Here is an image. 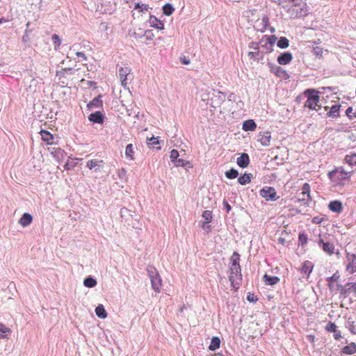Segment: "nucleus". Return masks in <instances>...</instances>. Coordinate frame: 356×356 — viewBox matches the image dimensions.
Masks as SVG:
<instances>
[{
  "label": "nucleus",
  "instance_id": "f257e3e1",
  "mask_svg": "<svg viewBox=\"0 0 356 356\" xmlns=\"http://www.w3.org/2000/svg\"><path fill=\"white\" fill-rule=\"evenodd\" d=\"M279 5L289 17L297 18L307 15V3L303 0H278Z\"/></svg>",
  "mask_w": 356,
  "mask_h": 356
},
{
  "label": "nucleus",
  "instance_id": "f03ea898",
  "mask_svg": "<svg viewBox=\"0 0 356 356\" xmlns=\"http://www.w3.org/2000/svg\"><path fill=\"white\" fill-rule=\"evenodd\" d=\"M231 266L229 267L230 274L229 280L231 285L237 289L240 285L242 280L241 270L239 264V254L237 252H234L231 257Z\"/></svg>",
  "mask_w": 356,
  "mask_h": 356
},
{
  "label": "nucleus",
  "instance_id": "7ed1b4c3",
  "mask_svg": "<svg viewBox=\"0 0 356 356\" xmlns=\"http://www.w3.org/2000/svg\"><path fill=\"white\" fill-rule=\"evenodd\" d=\"M147 270L152 289L155 292H160L162 286V280L157 270L154 266H148Z\"/></svg>",
  "mask_w": 356,
  "mask_h": 356
},
{
  "label": "nucleus",
  "instance_id": "20e7f679",
  "mask_svg": "<svg viewBox=\"0 0 356 356\" xmlns=\"http://www.w3.org/2000/svg\"><path fill=\"white\" fill-rule=\"evenodd\" d=\"M304 94L307 97L305 106L312 110H317L316 107H319L318 92L314 89H307Z\"/></svg>",
  "mask_w": 356,
  "mask_h": 356
},
{
  "label": "nucleus",
  "instance_id": "39448f33",
  "mask_svg": "<svg viewBox=\"0 0 356 356\" xmlns=\"http://www.w3.org/2000/svg\"><path fill=\"white\" fill-rule=\"evenodd\" d=\"M276 40L277 38L275 35H264L259 42L261 52L266 54L272 51Z\"/></svg>",
  "mask_w": 356,
  "mask_h": 356
},
{
  "label": "nucleus",
  "instance_id": "423d86ee",
  "mask_svg": "<svg viewBox=\"0 0 356 356\" xmlns=\"http://www.w3.org/2000/svg\"><path fill=\"white\" fill-rule=\"evenodd\" d=\"M329 177L335 184L341 185L343 184V181L347 179L350 175L348 172L344 171L343 169L338 168L329 172Z\"/></svg>",
  "mask_w": 356,
  "mask_h": 356
},
{
  "label": "nucleus",
  "instance_id": "0eeeda50",
  "mask_svg": "<svg viewBox=\"0 0 356 356\" xmlns=\"http://www.w3.org/2000/svg\"><path fill=\"white\" fill-rule=\"evenodd\" d=\"M344 263L348 274L351 275L356 272V254L347 252Z\"/></svg>",
  "mask_w": 356,
  "mask_h": 356
},
{
  "label": "nucleus",
  "instance_id": "6e6552de",
  "mask_svg": "<svg viewBox=\"0 0 356 356\" xmlns=\"http://www.w3.org/2000/svg\"><path fill=\"white\" fill-rule=\"evenodd\" d=\"M38 86V81L29 74L24 79V86L26 90H29L30 92H35L37 90Z\"/></svg>",
  "mask_w": 356,
  "mask_h": 356
},
{
  "label": "nucleus",
  "instance_id": "1a4fd4ad",
  "mask_svg": "<svg viewBox=\"0 0 356 356\" xmlns=\"http://www.w3.org/2000/svg\"><path fill=\"white\" fill-rule=\"evenodd\" d=\"M260 195L267 201H275L277 198V193L275 188L272 187L264 188L260 191Z\"/></svg>",
  "mask_w": 356,
  "mask_h": 356
},
{
  "label": "nucleus",
  "instance_id": "9d476101",
  "mask_svg": "<svg viewBox=\"0 0 356 356\" xmlns=\"http://www.w3.org/2000/svg\"><path fill=\"white\" fill-rule=\"evenodd\" d=\"M104 161L103 160L93 159L89 160L86 163V167L88 168L90 170H93L95 172L99 171L104 167Z\"/></svg>",
  "mask_w": 356,
  "mask_h": 356
},
{
  "label": "nucleus",
  "instance_id": "9b49d317",
  "mask_svg": "<svg viewBox=\"0 0 356 356\" xmlns=\"http://www.w3.org/2000/svg\"><path fill=\"white\" fill-rule=\"evenodd\" d=\"M270 72L276 75L277 76L283 79H287L289 78V74L286 72V70L282 69L281 67L275 65H270Z\"/></svg>",
  "mask_w": 356,
  "mask_h": 356
},
{
  "label": "nucleus",
  "instance_id": "f8f14e48",
  "mask_svg": "<svg viewBox=\"0 0 356 356\" xmlns=\"http://www.w3.org/2000/svg\"><path fill=\"white\" fill-rule=\"evenodd\" d=\"M270 132L268 131L261 132L258 136V141L260 142L263 146H268L270 145Z\"/></svg>",
  "mask_w": 356,
  "mask_h": 356
},
{
  "label": "nucleus",
  "instance_id": "ddd939ff",
  "mask_svg": "<svg viewBox=\"0 0 356 356\" xmlns=\"http://www.w3.org/2000/svg\"><path fill=\"white\" fill-rule=\"evenodd\" d=\"M318 245H321L325 252L328 254L329 255H332L334 254V245L332 243L324 242L322 238H320L318 241Z\"/></svg>",
  "mask_w": 356,
  "mask_h": 356
},
{
  "label": "nucleus",
  "instance_id": "4468645a",
  "mask_svg": "<svg viewBox=\"0 0 356 356\" xmlns=\"http://www.w3.org/2000/svg\"><path fill=\"white\" fill-rule=\"evenodd\" d=\"M293 56L291 53L286 51L282 54L280 56L277 57V63L280 65H286L289 63L292 60Z\"/></svg>",
  "mask_w": 356,
  "mask_h": 356
},
{
  "label": "nucleus",
  "instance_id": "2eb2a0df",
  "mask_svg": "<svg viewBox=\"0 0 356 356\" xmlns=\"http://www.w3.org/2000/svg\"><path fill=\"white\" fill-rule=\"evenodd\" d=\"M130 72V69L129 67H121L119 71V76L121 81V83L122 86L126 87L127 85V75Z\"/></svg>",
  "mask_w": 356,
  "mask_h": 356
},
{
  "label": "nucleus",
  "instance_id": "dca6fc26",
  "mask_svg": "<svg viewBox=\"0 0 356 356\" xmlns=\"http://www.w3.org/2000/svg\"><path fill=\"white\" fill-rule=\"evenodd\" d=\"M51 154L60 163L65 154V152L58 147H52L51 149Z\"/></svg>",
  "mask_w": 356,
  "mask_h": 356
},
{
  "label": "nucleus",
  "instance_id": "f3484780",
  "mask_svg": "<svg viewBox=\"0 0 356 356\" xmlns=\"http://www.w3.org/2000/svg\"><path fill=\"white\" fill-rule=\"evenodd\" d=\"M149 25L155 29L162 30L164 29V24L163 22L157 19L154 16H150L149 19Z\"/></svg>",
  "mask_w": 356,
  "mask_h": 356
},
{
  "label": "nucleus",
  "instance_id": "a211bd4d",
  "mask_svg": "<svg viewBox=\"0 0 356 356\" xmlns=\"http://www.w3.org/2000/svg\"><path fill=\"white\" fill-rule=\"evenodd\" d=\"M236 163L240 167L246 168L250 163L249 156L245 153L242 154L237 158Z\"/></svg>",
  "mask_w": 356,
  "mask_h": 356
},
{
  "label": "nucleus",
  "instance_id": "6ab92c4d",
  "mask_svg": "<svg viewBox=\"0 0 356 356\" xmlns=\"http://www.w3.org/2000/svg\"><path fill=\"white\" fill-rule=\"evenodd\" d=\"M33 221V217L31 214L25 213L19 220V223L24 227L29 225Z\"/></svg>",
  "mask_w": 356,
  "mask_h": 356
},
{
  "label": "nucleus",
  "instance_id": "aec40b11",
  "mask_svg": "<svg viewBox=\"0 0 356 356\" xmlns=\"http://www.w3.org/2000/svg\"><path fill=\"white\" fill-rule=\"evenodd\" d=\"M81 160V159L72 158L69 156L66 163L64 165V168L67 170H72L78 164V161Z\"/></svg>",
  "mask_w": 356,
  "mask_h": 356
},
{
  "label": "nucleus",
  "instance_id": "412c9836",
  "mask_svg": "<svg viewBox=\"0 0 356 356\" xmlns=\"http://www.w3.org/2000/svg\"><path fill=\"white\" fill-rule=\"evenodd\" d=\"M242 128L245 131H252L256 129L257 124L253 120H248L243 122Z\"/></svg>",
  "mask_w": 356,
  "mask_h": 356
},
{
  "label": "nucleus",
  "instance_id": "4be33fe9",
  "mask_svg": "<svg viewBox=\"0 0 356 356\" xmlns=\"http://www.w3.org/2000/svg\"><path fill=\"white\" fill-rule=\"evenodd\" d=\"M264 281L266 284L273 286L280 282V278L277 276H270L266 274L264 276Z\"/></svg>",
  "mask_w": 356,
  "mask_h": 356
},
{
  "label": "nucleus",
  "instance_id": "5701e85b",
  "mask_svg": "<svg viewBox=\"0 0 356 356\" xmlns=\"http://www.w3.org/2000/svg\"><path fill=\"white\" fill-rule=\"evenodd\" d=\"M40 135L42 140L47 143V144L54 143V136L47 131L42 130L40 131Z\"/></svg>",
  "mask_w": 356,
  "mask_h": 356
},
{
  "label": "nucleus",
  "instance_id": "b1692460",
  "mask_svg": "<svg viewBox=\"0 0 356 356\" xmlns=\"http://www.w3.org/2000/svg\"><path fill=\"white\" fill-rule=\"evenodd\" d=\"M88 119L90 121L95 123H102L103 122L102 115L99 111L91 113L89 115Z\"/></svg>",
  "mask_w": 356,
  "mask_h": 356
},
{
  "label": "nucleus",
  "instance_id": "393cba45",
  "mask_svg": "<svg viewBox=\"0 0 356 356\" xmlns=\"http://www.w3.org/2000/svg\"><path fill=\"white\" fill-rule=\"evenodd\" d=\"M343 353L346 355H353L356 353V344L355 343H350L348 345L344 346L342 350Z\"/></svg>",
  "mask_w": 356,
  "mask_h": 356
},
{
  "label": "nucleus",
  "instance_id": "a878e982",
  "mask_svg": "<svg viewBox=\"0 0 356 356\" xmlns=\"http://www.w3.org/2000/svg\"><path fill=\"white\" fill-rule=\"evenodd\" d=\"M329 209L337 213H340L342 210L341 203L339 201H332L329 204Z\"/></svg>",
  "mask_w": 356,
  "mask_h": 356
},
{
  "label": "nucleus",
  "instance_id": "bb28decb",
  "mask_svg": "<svg viewBox=\"0 0 356 356\" xmlns=\"http://www.w3.org/2000/svg\"><path fill=\"white\" fill-rule=\"evenodd\" d=\"M95 314L99 318L102 319H104L107 317V313L105 310L104 307L102 305H99L95 308Z\"/></svg>",
  "mask_w": 356,
  "mask_h": 356
},
{
  "label": "nucleus",
  "instance_id": "cd10ccee",
  "mask_svg": "<svg viewBox=\"0 0 356 356\" xmlns=\"http://www.w3.org/2000/svg\"><path fill=\"white\" fill-rule=\"evenodd\" d=\"M101 97L102 96L99 95L94 98L91 102H90V103L88 104V106L91 108L101 107L102 106Z\"/></svg>",
  "mask_w": 356,
  "mask_h": 356
},
{
  "label": "nucleus",
  "instance_id": "c85d7f7f",
  "mask_svg": "<svg viewBox=\"0 0 356 356\" xmlns=\"http://www.w3.org/2000/svg\"><path fill=\"white\" fill-rule=\"evenodd\" d=\"M220 346V339L218 337H213L211 339V343L209 345V350H216V349L219 348Z\"/></svg>",
  "mask_w": 356,
  "mask_h": 356
},
{
  "label": "nucleus",
  "instance_id": "c756f323",
  "mask_svg": "<svg viewBox=\"0 0 356 356\" xmlns=\"http://www.w3.org/2000/svg\"><path fill=\"white\" fill-rule=\"evenodd\" d=\"M97 280L95 278L92 277L91 276L86 277L85 280H83V285L86 287L88 288L95 287L97 285Z\"/></svg>",
  "mask_w": 356,
  "mask_h": 356
},
{
  "label": "nucleus",
  "instance_id": "7c9ffc66",
  "mask_svg": "<svg viewBox=\"0 0 356 356\" xmlns=\"http://www.w3.org/2000/svg\"><path fill=\"white\" fill-rule=\"evenodd\" d=\"M339 109H340V105L335 104L333 105L330 109L329 113H327L329 117L331 118H337L339 116Z\"/></svg>",
  "mask_w": 356,
  "mask_h": 356
},
{
  "label": "nucleus",
  "instance_id": "2f4dec72",
  "mask_svg": "<svg viewBox=\"0 0 356 356\" xmlns=\"http://www.w3.org/2000/svg\"><path fill=\"white\" fill-rule=\"evenodd\" d=\"M134 147L132 144H129L126 147L125 149V156L127 159H129L131 161H133L134 159Z\"/></svg>",
  "mask_w": 356,
  "mask_h": 356
},
{
  "label": "nucleus",
  "instance_id": "473e14b6",
  "mask_svg": "<svg viewBox=\"0 0 356 356\" xmlns=\"http://www.w3.org/2000/svg\"><path fill=\"white\" fill-rule=\"evenodd\" d=\"M312 264L310 261H305L301 268V272L309 275L312 270Z\"/></svg>",
  "mask_w": 356,
  "mask_h": 356
},
{
  "label": "nucleus",
  "instance_id": "72a5a7b5",
  "mask_svg": "<svg viewBox=\"0 0 356 356\" xmlns=\"http://www.w3.org/2000/svg\"><path fill=\"white\" fill-rule=\"evenodd\" d=\"M250 174L245 173L238 179V181L241 185H245L251 181Z\"/></svg>",
  "mask_w": 356,
  "mask_h": 356
},
{
  "label": "nucleus",
  "instance_id": "f704fd0d",
  "mask_svg": "<svg viewBox=\"0 0 356 356\" xmlns=\"http://www.w3.org/2000/svg\"><path fill=\"white\" fill-rule=\"evenodd\" d=\"M289 45V40L285 37H281L277 41V46L282 49L288 47Z\"/></svg>",
  "mask_w": 356,
  "mask_h": 356
},
{
  "label": "nucleus",
  "instance_id": "c9c22d12",
  "mask_svg": "<svg viewBox=\"0 0 356 356\" xmlns=\"http://www.w3.org/2000/svg\"><path fill=\"white\" fill-rule=\"evenodd\" d=\"M202 217L203 218V221L210 223L213 219L212 212L211 211L206 210L203 212Z\"/></svg>",
  "mask_w": 356,
  "mask_h": 356
},
{
  "label": "nucleus",
  "instance_id": "e433bc0d",
  "mask_svg": "<svg viewBox=\"0 0 356 356\" xmlns=\"http://www.w3.org/2000/svg\"><path fill=\"white\" fill-rule=\"evenodd\" d=\"M174 10V8L170 3H166L163 7V14L167 16H170V15H172Z\"/></svg>",
  "mask_w": 356,
  "mask_h": 356
},
{
  "label": "nucleus",
  "instance_id": "4c0bfd02",
  "mask_svg": "<svg viewBox=\"0 0 356 356\" xmlns=\"http://www.w3.org/2000/svg\"><path fill=\"white\" fill-rule=\"evenodd\" d=\"M345 160L346 163H348L349 165H356V153L350 155H346Z\"/></svg>",
  "mask_w": 356,
  "mask_h": 356
},
{
  "label": "nucleus",
  "instance_id": "58836bf2",
  "mask_svg": "<svg viewBox=\"0 0 356 356\" xmlns=\"http://www.w3.org/2000/svg\"><path fill=\"white\" fill-rule=\"evenodd\" d=\"M238 175V171L233 168L225 172V176L228 179H234V178L237 177Z\"/></svg>",
  "mask_w": 356,
  "mask_h": 356
},
{
  "label": "nucleus",
  "instance_id": "ea45409f",
  "mask_svg": "<svg viewBox=\"0 0 356 356\" xmlns=\"http://www.w3.org/2000/svg\"><path fill=\"white\" fill-rule=\"evenodd\" d=\"M347 327L351 333L356 334V325L353 321L348 319L347 321Z\"/></svg>",
  "mask_w": 356,
  "mask_h": 356
},
{
  "label": "nucleus",
  "instance_id": "a19ab883",
  "mask_svg": "<svg viewBox=\"0 0 356 356\" xmlns=\"http://www.w3.org/2000/svg\"><path fill=\"white\" fill-rule=\"evenodd\" d=\"M118 177H119L120 179L126 181L127 179V170L123 168L119 169L118 170Z\"/></svg>",
  "mask_w": 356,
  "mask_h": 356
},
{
  "label": "nucleus",
  "instance_id": "79ce46f5",
  "mask_svg": "<svg viewBox=\"0 0 356 356\" xmlns=\"http://www.w3.org/2000/svg\"><path fill=\"white\" fill-rule=\"evenodd\" d=\"M302 195L303 196L307 195V198H309L310 186L308 184H305L302 186ZM302 200H305V197H302Z\"/></svg>",
  "mask_w": 356,
  "mask_h": 356
},
{
  "label": "nucleus",
  "instance_id": "37998d69",
  "mask_svg": "<svg viewBox=\"0 0 356 356\" xmlns=\"http://www.w3.org/2000/svg\"><path fill=\"white\" fill-rule=\"evenodd\" d=\"M52 40L55 44L54 49L57 50L61 44V40L58 35L54 34L52 35Z\"/></svg>",
  "mask_w": 356,
  "mask_h": 356
},
{
  "label": "nucleus",
  "instance_id": "c03bdc74",
  "mask_svg": "<svg viewBox=\"0 0 356 356\" xmlns=\"http://www.w3.org/2000/svg\"><path fill=\"white\" fill-rule=\"evenodd\" d=\"M313 54L318 58H321L323 54V48L320 47H315L313 48Z\"/></svg>",
  "mask_w": 356,
  "mask_h": 356
},
{
  "label": "nucleus",
  "instance_id": "a18cd8bd",
  "mask_svg": "<svg viewBox=\"0 0 356 356\" xmlns=\"http://www.w3.org/2000/svg\"><path fill=\"white\" fill-rule=\"evenodd\" d=\"M11 333V330L1 324V338H7Z\"/></svg>",
  "mask_w": 356,
  "mask_h": 356
},
{
  "label": "nucleus",
  "instance_id": "49530a36",
  "mask_svg": "<svg viewBox=\"0 0 356 356\" xmlns=\"http://www.w3.org/2000/svg\"><path fill=\"white\" fill-rule=\"evenodd\" d=\"M179 154V152L176 149H172L171 152H170V158L171 159V161L172 163H174L175 161H177V159H178Z\"/></svg>",
  "mask_w": 356,
  "mask_h": 356
},
{
  "label": "nucleus",
  "instance_id": "de8ad7c7",
  "mask_svg": "<svg viewBox=\"0 0 356 356\" xmlns=\"http://www.w3.org/2000/svg\"><path fill=\"white\" fill-rule=\"evenodd\" d=\"M147 140L148 141L147 142L148 145H152V146H154V145L159 143L158 138H155L154 136H152L151 138H147Z\"/></svg>",
  "mask_w": 356,
  "mask_h": 356
},
{
  "label": "nucleus",
  "instance_id": "09e8293b",
  "mask_svg": "<svg viewBox=\"0 0 356 356\" xmlns=\"http://www.w3.org/2000/svg\"><path fill=\"white\" fill-rule=\"evenodd\" d=\"M346 113L349 117L350 119L356 118V111L353 113V108L352 107H348L346 110Z\"/></svg>",
  "mask_w": 356,
  "mask_h": 356
},
{
  "label": "nucleus",
  "instance_id": "8fccbe9b",
  "mask_svg": "<svg viewBox=\"0 0 356 356\" xmlns=\"http://www.w3.org/2000/svg\"><path fill=\"white\" fill-rule=\"evenodd\" d=\"M200 227H202V229L207 231V232H209V229H210V225H209V222H206V221H200Z\"/></svg>",
  "mask_w": 356,
  "mask_h": 356
},
{
  "label": "nucleus",
  "instance_id": "3c124183",
  "mask_svg": "<svg viewBox=\"0 0 356 356\" xmlns=\"http://www.w3.org/2000/svg\"><path fill=\"white\" fill-rule=\"evenodd\" d=\"M175 165L176 166H181V167H184L186 165V164L188 163V162L185 161L183 159H177V161H175L174 162Z\"/></svg>",
  "mask_w": 356,
  "mask_h": 356
},
{
  "label": "nucleus",
  "instance_id": "603ef678",
  "mask_svg": "<svg viewBox=\"0 0 356 356\" xmlns=\"http://www.w3.org/2000/svg\"><path fill=\"white\" fill-rule=\"evenodd\" d=\"M8 290L12 295H14V293L16 291L15 284L13 282H9L8 285Z\"/></svg>",
  "mask_w": 356,
  "mask_h": 356
},
{
  "label": "nucleus",
  "instance_id": "864d4df0",
  "mask_svg": "<svg viewBox=\"0 0 356 356\" xmlns=\"http://www.w3.org/2000/svg\"><path fill=\"white\" fill-rule=\"evenodd\" d=\"M144 35L146 36L147 38L149 39V40H152L154 38V33L150 30L145 31V33H144Z\"/></svg>",
  "mask_w": 356,
  "mask_h": 356
},
{
  "label": "nucleus",
  "instance_id": "5fc2aeb1",
  "mask_svg": "<svg viewBox=\"0 0 356 356\" xmlns=\"http://www.w3.org/2000/svg\"><path fill=\"white\" fill-rule=\"evenodd\" d=\"M261 23L263 24V28L266 29L268 24V18L266 16H264L261 19Z\"/></svg>",
  "mask_w": 356,
  "mask_h": 356
},
{
  "label": "nucleus",
  "instance_id": "6e6d98bb",
  "mask_svg": "<svg viewBox=\"0 0 356 356\" xmlns=\"http://www.w3.org/2000/svg\"><path fill=\"white\" fill-rule=\"evenodd\" d=\"M336 327L337 326L334 323H330L327 327V330L331 332H336Z\"/></svg>",
  "mask_w": 356,
  "mask_h": 356
},
{
  "label": "nucleus",
  "instance_id": "4d7b16f0",
  "mask_svg": "<svg viewBox=\"0 0 356 356\" xmlns=\"http://www.w3.org/2000/svg\"><path fill=\"white\" fill-rule=\"evenodd\" d=\"M249 47L250 48H252L254 49H260L259 43L257 44V43H254V42H252L250 44Z\"/></svg>",
  "mask_w": 356,
  "mask_h": 356
},
{
  "label": "nucleus",
  "instance_id": "13d9d810",
  "mask_svg": "<svg viewBox=\"0 0 356 356\" xmlns=\"http://www.w3.org/2000/svg\"><path fill=\"white\" fill-rule=\"evenodd\" d=\"M223 205H224L225 208L226 209L227 212V213H228V212H229V211H230V210L232 209V207H231V206L228 204V202H226V201H224V202H223Z\"/></svg>",
  "mask_w": 356,
  "mask_h": 356
},
{
  "label": "nucleus",
  "instance_id": "bf43d9fd",
  "mask_svg": "<svg viewBox=\"0 0 356 356\" xmlns=\"http://www.w3.org/2000/svg\"><path fill=\"white\" fill-rule=\"evenodd\" d=\"M259 55L258 53H256V52H252V51H250L248 53V56L250 58H256V57Z\"/></svg>",
  "mask_w": 356,
  "mask_h": 356
},
{
  "label": "nucleus",
  "instance_id": "052dcab7",
  "mask_svg": "<svg viewBox=\"0 0 356 356\" xmlns=\"http://www.w3.org/2000/svg\"><path fill=\"white\" fill-rule=\"evenodd\" d=\"M76 55L78 56V57H81L84 60H86V55L84 54V53L83 52H76Z\"/></svg>",
  "mask_w": 356,
  "mask_h": 356
},
{
  "label": "nucleus",
  "instance_id": "680f3d73",
  "mask_svg": "<svg viewBox=\"0 0 356 356\" xmlns=\"http://www.w3.org/2000/svg\"><path fill=\"white\" fill-rule=\"evenodd\" d=\"M299 239H300V241L302 243H304V242H305V241H306L307 238H306V236H305V235H303V234H300V235L299 236Z\"/></svg>",
  "mask_w": 356,
  "mask_h": 356
},
{
  "label": "nucleus",
  "instance_id": "e2e57ef3",
  "mask_svg": "<svg viewBox=\"0 0 356 356\" xmlns=\"http://www.w3.org/2000/svg\"><path fill=\"white\" fill-rule=\"evenodd\" d=\"M314 223H320L321 222V219L318 217H314L312 220Z\"/></svg>",
  "mask_w": 356,
  "mask_h": 356
},
{
  "label": "nucleus",
  "instance_id": "0e129e2a",
  "mask_svg": "<svg viewBox=\"0 0 356 356\" xmlns=\"http://www.w3.org/2000/svg\"><path fill=\"white\" fill-rule=\"evenodd\" d=\"M308 339L312 343L314 341V336H313V335H309Z\"/></svg>",
  "mask_w": 356,
  "mask_h": 356
},
{
  "label": "nucleus",
  "instance_id": "69168bd1",
  "mask_svg": "<svg viewBox=\"0 0 356 356\" xmlns=\"http://www.w3.org/2000/svg\"><path fill=\"white\" fill-rule=\"evenodd\" d=\"M248 300L249 301H250V302H254V300L253 297H250V296H248Z\"/></svg>",
  "mask_w": 356,
  "mask_h": 356
},
{
  "label": "nucleus",
  "instance_id": "338daca9",
  "mask_svg": "<svg viewBox=\"0 0 356 356\" xmlns=\"http://www.w3.org/2000/svg\"><path fill=\"white\" fill-rule=\"evenodd\" d=\"M211 356H226V355H222L221 353H217V354H213Z\"/></svg>",
  "mask_w": 356,
  "mask_h": 356
},
{
  "label": "nucleus",
  "instance_id": "774afa93",
  "mask_svg": "<svg viewBox=\"0 0 356 356\" xmlns=\"http://www.w3.org/2000/svg\"><path fill=\"white\" fill-rule=\"evenodd\" d=\"M340 337H341V335H340V334H339H339H334V338H335L336 339H338Z\"/></svg>",
  "mask_w": 356,
  "mask_h": 356
}]
</instances>
